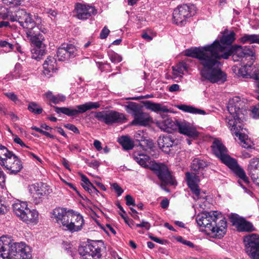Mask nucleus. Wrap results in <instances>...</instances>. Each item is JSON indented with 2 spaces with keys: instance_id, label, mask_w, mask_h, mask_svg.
Here are the masks:
<instances>
[{
  "instance_id": "10",
  "label": "nucleus",
  "mask_w": 259,
  "mask_h": 259,
  "mask_svg": "<svg viewBox=\"0 0 259 259\" xmlns=\"http://www.w3.org/2000/svg\"><path fill=\"white\" fill-rule=\"evenodd\" d=\"M244 251L250 259H259V235L252 233L243 237Z\"/></svg>"
},
{
  "instance_id": "8",
  "label": "nucleus",
  "mask_w": 259,
  "mask_h": 259,
  "mask_svg": "<svg viewBox=\"0 0 259 259\" xmlns=\"http://www.w3.org/2000/svg\"><path fill=\"white\" fill-rule=\"evenodd\" d=\"M0 17L3 19H9L12 22H18L20 26L25 29L29 28L34 24L35 21V16L27 13L25 9H18L14 12H8L6 13H1Z\"/></svg>"
},
{
  "instance_id": "12",
  "label": "nucleus",
  "mask_w": 259,
  "mask_h": 259,
  "mask_svg": "<svg viewBox=\"0 0 259 259\" xmlns=\"http://www.w3.org/2000/svg\"><path fill=\"white\" fill-rule=\"evenodd\" d=\"M220 217L218 211H204L197 215L196 218L198 225L204 227L206 231H211L214 233L216 221Z\"/></svg>"
},
{
  "instance_id": "47",
  "label": "nucleus",
  "mask_w": 259,
  "mask_h": 259,
  "mask_svg": "<svg viewBox=\"0 0 259 259\" xmlns=\"http://www.w3.org/2000/svg\"><path fill=\"white\" fill-rule=\"evenodd\" d=\"M4 95L13 102L16 103L17 101H19L17 95L13 92L6 93Z\"/></svg>"
},
{
  "instance_id": "38",
  "label": "nucleus",
  "mask_w": 259,
  "mask_h": 259,
  "mask_svg": "<svg viewBox=\"0 0 259 259\" xmlns=\"http://www.w3.org/2000/svg\"><path fill=\"white\" fill-rule=\"evenodd\" d=\"M13 153L9 151L7 148L0 144V162H2L3 159H6L8 156Z\"/></svg>"
},
{
  "instance_id": "24",
  "label": "nucleus",
  "mask_w": 259,
  "mask_h": 259,
  "mask_svg": "<svg viewBox=\"0 0 259 259\" xmlns=\"http://www.w3.org/2000/svg\"><path fill=\"white\" fill-rule=\"evenodd\" d=\"M177 129L180 133L191 138H195L199 135V133L196 128L191 123L185 120H179L177 123Z\"/></svg>"
},
{
  "instance_id": "55",
  "label": "nucleus",
  "mask_w": 259,
  "mask_h": 259,
  "mask_svg": "<svg viewBox=\"0 0 259 259\" xmlns=\"http://www.w3.org/2000/svg\"><path fill=\"white\" fill-rule=\"evenodd\" d=\"M161 207L163 209L167 208L169 205V201L167 199L165 198L163 199L160 203Z\"/></svg>"
},
{
  "instance_id": "34",
  "label": "nucleus",
  "mask_w": 259,
  "mask_h": 259,
  "mask_svg": "<svg viewBox=\"0 0 259 259\" xmlns=\"http://www.w3.org/2000/svg\"><path fill=\"white\" fill-rule=\"evenodd\" d=\"M199 171H195V172H187L186 174L187 184H197L199 182L200 176H202Z\"/></svg>"
},
{
  "instance_id": "1",
  "label": "nucleus",
  "mask_w": 259,
  "mask_h": 259,
  "mask_svg": "<svg viewBox=\"0 0 259 259\" xmlns=\"http://www.w3.org/2000/svg\"><path fill=\"white\" fill-rule=\"evenodd\" d=\"M227 29L220 40H215L212 44L201 48L188 49L186 56L196 58L201 66L200 74L201 80H207L214 83L225 81L226 74L220 68L219 60L223 58L227 59Z\"/></svg>"
},
{
  "instance_id": "44",
  "label": "nucleus",
  "mask_w": 259,
  "mask_h": 259,
  "mask_svg": "<svg viewBox=\"0 0 259 259\" xmlns=\"http://www.w3.org/2000/svg\"><path fill=\"white\" fill-rule=\"evenodd\" d=\"M13 49H15L21 54H25L26 50L23 45L19 43L13 45Z\"/></svg>"
},
{
  "instance_id": "53",
  "label": "nucleus",
  "mask_w": 259,
  "mask_h": 259,
  "mask_svg": "<svg viewBox=\"0 0 259 259\" xmlns=\"http://www.w3.org/2000/svg\"><path fill=\"white\" fill-rule=\"evenodd\" d=\"M0 46L2 47H8L11 50L13 49V45L5 40L0 41Z\"/></svg>"
},
{
  "instance_id": "5",
  "label": "nucleus",
  "mask_w": 259,
  "mask_h": 259,
  "mask_svg": "<svg viewBox=\"0 0 259 259\" xmlns=\"http://www.w3.org/2000/svg\"><path fill=\"white\" fill-rule=\"evenodd\" d=\"M35 19L34 24L26 29V33L27 38L33 45L31 50V57L39 60L46 54V46L43 42L46 29L41 28L40 18L37 16Z\"/></svg>"
},
{
  "instance_id": "43",
  "label": "nucleus",
  "mask_w": 259,
  "mask_h": 259,
  "mask_svg": "<svg viewBox=\"0 0 259 259\" xmlns=\"http://www.w3.org/2000/svg\"><path fill=\"white\" fill-rule=\"evenodd\" d=\"M14 78H20L21 77V65L19 63H17L15 65L14 70L12 72Z\"/></svg>"
},
{
  "instance_id": "51",
  "label": "nucleus",
  "mask_w": 259,
  "mask_h": 259,
  "mask_svg": "<svg viewBox=\"0 0 259 259\" xmlns=\"http://www.w3.org/2000/svg\"><path fill=\"white\" fill-rule=\"evenodd\" d=\"M110 32V30L107 28L106 26H105L103 29L102 30L100 34V37L101 39H105L107 38L108 36L109 33Z\"/></svg>"
},
{
  "instance_id": "36",
  "label": "nucleus",
  "mask_w": 259,
  "mask_h": 259,
  "mask_svg": "<svg viewBox=\"0 0 259 259\" xmlns=\"http://www.w3.org/2000/svg\"><path fill=\"white\" fill-rule=\"evenodd\" d=\"M188 186L191 189L192 192L195 195V196L193 197L194 199L197 200L201 198L204 199L205 196L201 195L200 190L197 184H189Z\"/></svg>"
},
{
  "instance_id": "63",
  "label": "nucleus",
  "mask_w": 259,
  "mask_h": 259,
  "mask_svg": "<svg viewBox=\"0 0 259 259\" xmlns=\"http://www.w3.org/2000/svg\"><path fill=\"white\" fill-rule=\"evenodd\" d=\"M125 223L128 225V226L132 228L133 227V226L134 225V222L133 220L131 219H130L128 217L127 218V219H126L124 221Z\"/></svg>"
},
{
  "instance_id": "2",
  "label": "nucleus",
  "mask_w": 259,
  "mask_h": 259,
  "mask_svg": "<svg viewBox=\"0 0 259 259\" xmlns=\"http://www.w3.org/2000/svg\"><path fill=\"white\" fill-rule=\"evenodd\" d=\"M244 102L238 96L230 97L228 102V124L233 136L238 138L241 146L245 149L252 147V141L248 139L246 128H244L242 110Z\"/></svg>"
},
{
  "instance_id": "37",
  "label": "nucleus",
  "mask_w": 259,
  "mask_h": 259,
  "mask_svg": "<svg viewBox=\"0 0 259 259\" xmlns=\"http://www.w3.org/2000/svg\"><path fill=\"white\" fill-rule=\"evenodd\" d=\"M27 109L30 112L35 114H40L42 112V108L37 103L33 102L29 104Z\"/></svg>"
},
{
  "instance_id": "33",
  "label": "nucleus",
  "mask_w": 259,
  "mask_h": 259,
  "mask_svg": "<svg viewBox=\"0 0 259 259\" xmlns=\"http://www.w3.org/2000/svg\"><path fill=\"white\" fill-rule=\"evenodd\" d=\"M178 108L186 112H188L193 114H206L204 110L195 108L191 106L186 105H180L178 106Z\"/></svg>"
},
{
  "instance_id": "25",
  "label": "nucleus",
  "mask_w": 259,
  "mask_h": 259,
  "mask_svg": "<svg viewBox=\"0 0 259 259\" xmlns=\"http://www.w3.org/2000/svg\"><path fill=\"white\" fill-rule=\"evenodd\" d=\"M44 73L50 77L52 75V73L55 72L58 70V65L56 59L52 56H49L43 64Z\"/></svg>"
},
{
  "instance_id": "6",
  "label": "nucleus",
  "mask_w": 259,
  "mask_h": 259,
  "mask_svg": "<svg viewBox=\"0 0 259 259\" xmlns=\"http://www.w3.org/2000/svg\"><path fill=\"white\" fill-rule=\"evenodd\" d=\"M133 158L141 166L149 168L153 171L163 184L171 185L176 184L175 180L165 164L152 162L149 156L139 152H134Z\"/></svg>"
},
{
  "instance_id": "58",
  "label": "nucleus",
  "mask_w": 259,
  "mask_h": 259,
  "mask_svg": "<svg viewBox=\"0 0 259 259\" xmlns=\"http://www.w3.org/2000/svg\"><path fill=\"white\" fill-rule=\"evenodd\" d=\"M81 181L83 182L82 184H85L88 186H91V185H92V184L90 182L89 179L84 175L81 176Z\"/></svg>"
},
{
  "instance_id": "56",
  "label": "nucleus",
  "mask_w": 259,
  "mask_h": 259,
  "mask_svg": "<svg viewBox=\"0 0 259 259\" xmlns=\"http://www.w3.org/2000/svg\"><path fill=\"white\" fill-rule=\"evenodd\" d=\"M179 85L178 84H173L169 87V91L170 92H176L179 90Z\"/></svg>"
},
{
  "instance_id": "49",
  "label": "nucleus",
  "mask_w": 259,
  "mask_h": 259,
  "mask_svg": "<svg viewBox=\"0 0 259 259\" xmlns=\"http://www.w3.org/2000/svg\"><path fill=\"white\" fill-rule=\"evenodd\" d=\"M66 99V97L62 95H57L55 96V99H53V103L54 104H58L60 102H64Z\"/></svg>"
},
{
  "instance_id": "29",
  "label": "nucleus",
  "mask_w": 259,
  "mask_h": 259,
  "mask_svg": "<svg viewBox=\"0 0 259 259\" xmlns=\"http://www.w3.org/2000/svg\"><path fill=\"white\" fill-rule=\"evenodd\" d=\"M145 107L147 109L155 112L168 113L170 111L166 106L157 103H154L150 101H146L144 102Z\"/></svg>"
},
{
  "instance_id": "28",
  "label": "nucleus",
  "mask_w": 259,
  "mask_h": 259,
  "mask_svg": "<svg viewBox=\"0 0 259 259\" xmlns=\"http://www.w3.org/2000/svg\"><path fill=\"white\" fill-rule=\"evenodd\" d=\"M219 215L220 218L218 220L220 221L218 222V221H216V226H215V230L214 231L216 236L219 238H221L223 237L227 232V221L225 218L221 219V214L219 213Z\"/></svg>"
},
{
  "instance_id": "13",
  "label": "nucleus",
  "mask_w": 259,
  "mask_h": 259,
  "mask_svg": "<svg viewBox=\"0 0 259 259\" xmlns=\"http://www.w3.org/2000/svg\"><path fill=\"white\" fill-rule=\"evenodd\" d=\"M100 106V104L98 102H89L77 106V109L67 107H58L57 106H54V107L55 112L58 114L62 113L68 116H75L83 113L89 110L98 108Z\"/></svg>"
},
{
  "instance_id": "31",
  "label": "nucleus",
  "mask_w": 259,
  "mask_h": 259,
  "mask_svg": "<svg viewBox=\"0 0 259 259\" xmlns=\"http://www.w3.org/2000/svg\"><path fill=\"white\" fill-rule=\"evenodd\" d=\"M117 141L125 150H132L134 147V142L128 136H122Z\"/></svg>"
},
{
  "instance_id": "7",
  "label": "nucleus",
  "mask_w": 259,
  "mask_h": 259,
  "mask_svg": "<svg viewBox=\"0 0 259 259\" xmlns=\"http://www.w3.org/2000/svg\"><path fill=\"white\" fill-rule=\"evenodd\" d=\"M53 214L59 224L72 233L80 231L84 224L83 217L72 209L66 211L64 208H56Z\"/></svg>"
},
{
  "instance_id": "35",
  "label": "nucleus",
  "mask_w": 259,
  "mask_h": 259,
  "mask_svg": "<svg viewBox=\"0 0 259 259\" xmlns=\"http://www.w3.org/2000/svg\"><path fill=\"white\" fill-rule=\"evenodd\" d=\"M243 43L249 42L250 44L256 43L259 44V34H244L240 39Z\"/></svg>"
},
{
  "instance_id": "42",
  "label": "nucleus",
  "mask_w": 259,
  "mask_h": 259,
  "mask_svg": "<svg viewBox=\"0 0 259 259\" xmlns=\"http://www.w3.org/2000/svg\"><path fill=\"white\" fill-rule=\"evenodd\" d=\"M78 252L80 255L82 256H85L86 255L90 256V248L89 244L85 246H81L78 248Z\"/></svg>"
},
{
  "instance_id": "23",
  "label": "nucleus",
  "mask_w": 259,
  "mask_h": 259,
  "mask_svg": "<svg viewBox=\"0 0 259 259\" xmlns=\"http://www.w3.org/2000/svg\"><path fill=\"white\" fill-rule=\"evenodd\" d=\"M176 139L172 135L165 134L160 136L157 140L158 147L162 151L169 153L170 148L175 144Z\"/></svg>"
},
{
  "instance_id": "54",
  "label": "nucleus",
  "mask_w": 259,
  "mask_h": 259,
  "mask_svg": "<svg viewBox=\"0 0 259 259\" xmlns=\"http://www.w3.org/2000/svg\"><path fill=\"white\" fill-rule=\"evenodd\" d=\"M251 78L255 80L256 86L259 89V73H253V76H251Z\"/></svg>"
},
{
  "instance_id": "30",
  "label": "nucleus",
  "mask_w": 259,
  "mask_h": 259,
  "mask_svg": "<svg viewBox=\"0 0 259 259\" xmlns=\"http://www.w3.org/2000/svg\"><path fill=\"white\" fill-rule=\"evenodd\" d=\"M103 245V243L101 240L93 241L92 243L90 244V256L100 258L102 256L101 247Z\"/></svg>"
},
{
  "instance_id": "27",
  "label": "nucleus",
  "mask_w": 259,
  "mask_h": 259,
  "mask_svg": "<svg viewBox=\"0 0 259 259\" xmlns=\"http://www.w3.org/2000/svg\"><path fill=\"white\" fill-rule=\"evenodd\" d=\"M247 169L251 179L254 182L257 181L259 177V158L251 159L249 161Z\"/></svg>"
},
{
  "instance_id": "64",
  "label": "nucleus",
  "mask_w": 259,
  "mask_h": 259,
  "mask_svg": "<svg viewBox=\"0 0 259 259\" xmlns=\"http://www.w3.org/2000/svg\"><path fill=\"white\" fill-rule=\"evenodd\" d=\"M181 242L185 245L188 246L190 247L193 248L194 247V244L190 241L188 240H182Z\"/></svg>"
},
{
  "instance_id": "3",
  "label": "nucleus",
  "mask_w": 259,
  "mask_h": 259,
  "mask_svg": "<svg viewBox=\"0 0 259 259\" xmlns=\"http://www.w3.org/2000/svg\"><path fill=\"white\" fill-rule=\"evenodd\" d=\"M255 51L253 46L241 47L239 45H234L230 49L228 47V59L234 62L242 61L243 59L249 60V63L241 66L238 70V76L243 78H251L253 76L252 64L255 59Z\"/></svg>"
},
{
  "instance_id": "11",
  "label": "nucleus",
  "mask_w": 259,
  "mask_h": 259,
  "mask_svg": "<svg viewBox=\"0 0 259 259\" xmlns=\"http://www.w3.org/2000/svg\"><path fill=\"white\" fill-rule=\"evenodd\" d=\"M95 118L107 125L124 123L127 120L123 113L114 110L95 112Z\"/></svg>"
},
{
  "instance_id": "39",
  "label": "nucleus",
  "mask_w": 259,
  "mask_h": 259,
  "mask_svg": "<svg viewBox=\"0 0 259 259\" xmlns=\"http://www.w3.org/2000/svg\"><path fill=\"white\" fill-rule=\"evenodd\" d=\"M108 55L110 61L114 63H119L122 60L121 56L112 50L108 52Z\"/></svg>"
},
{
  "instance_id": "62",
  "label": "nucleus",
  "mask_w": 259,
  "mask_h": 259,
  "mask_svg": "<svg viewBox=\"0 0 259 259\" xmlns=\"http://www.w3.org/2000/svg\"><path fill=\"white\" fill-rule=\"evenodd\" d=\"M46 97L53 102V99H55V96L53 95L52 92L51 91H48L45 94Z\"/></svg>"
},
{
  "instance_id": "9",
  "label": "nucleus",
  "mask_w": 259,
  "mask_h": 259,
  "mask_svg": "<svg viewBox=\"0 0 259 259\" xmlns=\"http://www.w3.org/2000/svg\"><path fill=\"white\" fill-rule=\"evenodd\" d=\"M13 211L17 216L27 224H36L38 213L35 210H30L25 202L16 203L13 205Z\"/></svg>"
},
{
  "instance_id": "50",
  "label": "nucleus",
  "mask_w": 259,
  "mask_h": 259,
  "mask_svg": "<svg viewBox=\"0 0 259 259\" xmlns=\"http://www.w3.org/2000/svg\"><path fill=\"white\" fill-rule=\"evenodd\" d=\"M85 162L89 166L94 168H97L100 164V162L97 160L89 162V160L86 159Z\"/></svg>"
},
{
  "instance_id": "52",
  "label": "nucleus",
  "mask_w": 259,
  "mask_h": 259,
  "mask_svg": "<svg viewBox=\"0 0 259 259\" xmlns=\"http://www.w3.org/2000/svg\"><path fill=\"white\" fill-rule=\"evenodd\" d=\"M64 127L73 132L74 133L79 134L78 129L73 124L67 123L64 125Z\"/></svg>"
},
{
  "instance_id": "48",
  "label": "nucleus",
  "mask_w": 259,
  "mask_h": 259,
  "mask_svg": "<svg viewBox=\"0 0 259 259\" xmlns=\"http://www.w3.org/2000/svg\"><path fill=\"white\" fill-rule=\"evenodd\" d=\"M125 199L126 200V204L128 206L133 205L136 206L135 202L134 199L133 197L130 195H127L125 197Z\"/></svg>"
},
{
  "instance_id": "32",
  "label": "nucleus",
  "mask_w": 259,
  "mask_h": 259,
  "mask_svg": "<svg viewBox=\"0 0 259 259\" xmlns=\"http://www.w3.org/2000/svg\"><path fill=\"white\" fill-rule=\"evenodd\" d=\"M206 166L207 164L205 161L197 158L194 159L192 161L191 169L194 171H199L202 175H203V168Z\"/></svg>"
},
{
  "instance_id": "18",
  "label": "nucleus",
  "mask_w": 259,
  "mask_h": 259,
  "mask_svg": "<svg viewBox=\"0 0 259 259\" xmlns=\"http://www.w3.org/2000/svg\"><path fill=\"white\" fill-rule=\"evenodd\" d=\"M0 165L8 170V173L16 175L21 171L23 165L20 159L13 153L6 159L0 162Z\"/></svg>"
},
{
  "instance_id": "60",
  "label": "nucleus",
  "mask_w": 259,
  "mask_h": 259,
  "mask_svg": "<svg viewBox=\"0 0 259 259\" xmlns=\"http://www.w3.org/2000/svg\"><path fill=\"white\" fill-rule=\"evenodd\" d=\"M94 146L98 151H100L102 149L101 146V143L98 140H95L94 142Z\"/></svg>"
},
{
  "instance_id": "14",
  "label": "nucleus",
  "mask_w": 259,
  "mask_h": 259,
  "mask_svg": "<svg viewBox=\"0 0 259 259\" xmlns=\"http://www.w3.org/2000/svg\"><path fill=\"white\" fill-rule=\"evenodd\" d=\"M196 7L193 4H184L175 9L173 12L174 21L177 24L183 25L186 18L194 15Z\"/></svg>"
},
{
  "instance_id": "26",
  "label": "nucleus",
  "mask_w": 259,
  "mask_h": 259,
  "mask_svg": "<svg viewBox=\"0 0 259 259\" xmlns=\"http://www.w3.org/2000/svg\"><path fill=\"white\" fill-rule=\"evenodd\" d=\"M178 122V120H173L171 118H167L162 120L157 121L156 124L162 131L170 133L177 130Z\"/></svg>"
},
{
  "instance_id": "15",
  "label": "nucleus",
  "mask_w": 259,
  "mask_h": 259,
  "mask_svg": "<svg viewBox=\"0 0 259 259\" xmlns=\"http://www.w3.org/2000/svg\"><path fill=\"white\" fill-rule=\"evenodd\" d=\"M125 107L133 112L134 119L132 124L133 125L146 126L149 124L151 120L149 114L143 112L141 106L136 103L132 102L126 105Z\"/></svg>"
},
{
  "instance_id": "61",
  "label": "nucleus",
  "mask_w": 259,
  "mask_h": 259,
  "mask_svg": "<svg viewBox=\"0 0 259 259\" xmlns=\"http://www.w3.org/2000/svg\"><path fill=\"white\" fill-rule=\"evenodd\" d=\"M141 224L142 225V228H144L147 230H148L151 227L150 224L148 222L145 221L144 220L142 221Z\"/></svg>"
},
{
  "instance_id": "46",
  "label": "nucleus",
  "mask_w": 259,
  "mask_h": 259,
  "mask_svg": "<svg viewBox=\"0 0 259 259\" xmlns=\"http://www.w3.org/2000/svg\"><path fill=\"white\" fill-rule=\"evenodd\" d=\"M111 187L112 189H113L115 190V191L117 193L118 196H120L123 192V190L116 183L112 184L111 185Z\"/></svg>"
},
{
  "instance_id": "21",
  "label": "nucleus",
  "mask_w": 259,
  "mask_h": 259,
  "mask_svg": "<svg viewBox=\"0 0 259 259\" xmlns=\"http://www.w3.org/2000/svg\"><path fill=\"white\" fill-rule=\"evenodd\" d=\"M76 17L80 20H85L95 15L97 11L94 7L78 3L76 5Z\"/></svg>"
},
{
  "instance_id": "22",
  "label": "nucleus",
  "mask_w": 259,
  "mask_h": 259,
  "mask_svg": "<svg viewBox=\"0 0 259 259\" xmlns=\"http://www.w3.org/2000/svg\"><path fill=\"white\" fill-rule=\"evenodd\" d=\"M211 148L213 154L227 165V150L222 142L215 139L212 142Z\"/></svg>"
},
{
  "instance_id": "45",
  "label": "nucleus",
  "mask_w": 259,
  "mask_h": 259,
  "mask_svg": "<svg viewBox=\"0 0 259 259\" xmlns=\"http://www.w3.org/2000/svg\"><path fill=\"white\" fill-rule=\"evenodd\" d=\"M2 1L5 4L10 6H18L21 4V0H2Z\"/></svg>"
},
{
  "instance_id": "57",
  "label": "nucleus",
  "mask_w": 259,
  "mask_h": 259,
  "mask_svg": "<svg viewBox=\"0 0 259 259\" xmlns=\"http://www.w3.org/2000/svg\"><path fill=\"white\" fill-rule=\"evenodd\" d=\"M14 141L21 146V147H26L25 144L23 143V142L21 140V139L19 138L17 136H16L14 139Z\"/></svg>"
},
{
  "instance_id": "16",
  "label": "nucleus",
  "mask_w": 259,
  "mask_h": 259,
  "mask_svg": "<svg viewBox=\"0 0 259 259\" xmlns=\"http://www.w3.org/2000/svg\"><path fill=\"white\" fill-rule=\"evenodd\" d=\"M29 192L32 194V201L35 204L40 203L44 196L49 194V186L45 183H36L29 186Z\"/></svg>"
},
{
  "instance_id": "59",
  "label": "nucleus",
  "mask_w": 259,
  "mask_h": 259,
  "mask_svg": "<svg viewBox=\"0 0 259 259\" xmlns=\"http://www.w3.org/2000/svg\"><path fill=\"white\" fill-rule=\"evenodd\" d=\"M182 68V64H180L176 66L175 67H173V70L179 73L183 74V70Z\"/></svg>"
},
{
  "instance_id": "17",
  "label": "nucleus",
  "mask_w": 259,
  "mask_h": 259,
  "mask_svg": "<svg viewBox=\"0 0 259 259\" xmlns=\"http://www.w3.org/2000/svg\"><path fill=\"white\" fill-rule=\"evenodd\" d=\"M228 167H229L237 176L240 178V180H239L238 181L240 185L243 189H246L245 186L243 184V183L246 185L249 184V181L248 177L246 176L243 169L238 164L237 160L231 157L228 154Z\"/></svg>"
},
{
  "instance_id": "20",
  "label": "nucleus",
  "mask_w": 259,
  "mask_h": 259,
  "mask_svg": "<svg viewBox=\"0 0 259 259\" xmlns=\"http://www.w3.org/2000/svg\"><path fill=\"white\" fill-rule=\"evenodd\" d=\"M77 49L72 44H64L58 48L57 53L58 60L64 61L74 58L77 54Z\"/></svg>"
},
{
  "instance_id": "40",
  "label": "nucleus",
  "mask_w": 259,
  "mask_h": 259,
  "mask_svg": "<svg viewBox=\"0 0 259 259\" xmlns=\"http://www.w3.org/2000/svg\"><path fill=\"white\" fill-rule=\"evenodd\" d=\"M236 39V32L234 30H228V47L230 49L232 44Z\"/></svg>"
},
{
  "instance_id": "19",
  "label": "nucleus",
  "mask_w": 259,
  "mask_h": 259,
  "mask_svg": "<svg viewBox=\"0 0 259 259\" xmlns=\"http://www.w3.org/2000/svg\"><path fill=\"white\" fill-rule=\"evenodd\" d=\"M229 219L232 225L235 226L239 232H252L256 230L251 223L247 221L243 218L240 217L237 214H232L229 217Z\"/></svg>"
},
{
  "instance_id": "4",
  "label": "nucleus",
  "mask_w": 259,
  "mask_h": 259,
  "mask_svg": "<svg viewBox=\"0 0 259 259\" xmlns=\"http://www.w3.org/2000/svg\"><path fill=\"white\" fill-rule=\"evenodd\" d=\"M0 256L4 259H31V249L23 242H15L5 236L0 237Z\"/></svg>"
},
{
  "instance_id": "41",
  "label": "nucleus",
  "mask_w": 259,
  "mask_h": 259,
  "mask_svg": "<svg viewBox=\"0 0 259 259\" xmlns=\"http://www.w3.org/2000/svg\"><path fill=\"white\" fill-rule=\"evenodd\" d=\"M257 99L259 100V96H257ZM251 113L253 118H259V103L251 107Z\"/></svg>"
}]
</instances>
